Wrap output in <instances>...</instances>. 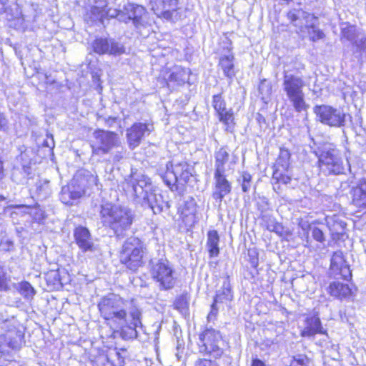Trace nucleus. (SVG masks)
I'll return each mask as SVG.
<instances>
[{"mask_svg":"<svg viewBox=\"0 0 366 366\" xmlns=\"http://www.w3.org/2000/svg\"><path fill=\"white\" fill-rule=\"evenodd\" d=\"M127 302L120 295L110 293L102 297L97 303L100 317L124 340L132 337L141 325L140 310L134 305L125 307Z\"/></svg>","mask_w":366,"mask_h":366,"instance_id":"obj_1","label":"nucleus"},{"mask_svg":"<svg viewBox=\"0 0 366 366\" xmlns=\"http://www.w3.org/2000/svg\"><path fill=\"white\" fill-rule=\"evenodd\" d=\"M99 214L102 227L112 231L117 238L125 237L136 220L132 209L110 202L100 204Z\"/></svg>","mask_w":366,"mask_h":366,"instance_id":"obj_2","label":"nucleus"},{"mask_svg":"<svg viewBox=\"0 0 366 366\" xmlns=\"http://www.w3.org/2000/svg\"><path fill=\"white\" fill-rule=\"evenodd\" d=\"M330 271L334 277L350 282L351 284L344 283L338 280L330 282L327 288L330 296L342 300L355 295L357 287L352 283V274L350 265L340 251L333 252L330 264Z\"/></svg>","mask_w":366,"mask_h":366,"instance_id":"obj_3","label":"nucleus"},{"mask_svg":"<svg viewBox=\"0 0 366 366\" xmlns=\"http://www.w3.org/2000/svg\"><path fill=\"white\" fill-rule=\"evenodd\" d=\"M118 260L122 267L131 273H137L146 263L147 247L139 237L127 239L118 252Z\"/></svg>","mask_w":366,"mask_h":366,"instance_id":"obj_4","label":"nucleus"},{"mask_svg":"<svg viewBox=\"0 0 366 366\" xmlns=\"http://www.w3.org/2000/svg\"><path fill=\"white\" fill-rule=\"evenodd\" d=\"M314 154L317 159L316 167L319 174L328 177L344 173L342 157L337 146L330 144L327 148L317 149Z\"/></svg>","mask_w":366,"mask_h":366,"instance_id":"obj_5","label":"nucleus"},{"mask_svg":"<svg viewBox=\"0 0 366 366\" xmlns=\"http://www.w3.org/2000/svg\"><path fill=\"white\" fill-rule=\"evenodd\" d=\"M192 176V168L189 163L183 161L177 163L167 162L166 169L161 177L171 190L177 191L185 187Z\"/></svg>","mask_w":366,"mask_h":366,"instance_id":"obj_6","label":"nucleus"},{"mask_svg":"<svg viewBox=\"0 0 366 366\" xmlns=\"http://www.w3.org/2000/svg\"><path fill=\"white\" fill-rule=\"evenodd\" d=\"M305 86L302 77L285 74L282 82L283 91L290 102L294 110L300 113L307 112L310 107L307 103L303 88Z\"/></svg>","mask_w":366,"mask_h":366,"instance_id":"obj_7","label":"nucleus"},{"mask_svg":"<svg viewBox=\"0 0 366 366\" xmlns=\"http://www.w3.org/2000/svg\"><path fill=\"white\" fill-rule=\"evenodd\" d=\"M222 342L220 331L206 327L199 332L197 345L201 355L219 359L224 355V349L221 346Z\"/></svg>","mask_w":366,"mask_h":366,"instance_id":"obj_8","label":"nucleus"},{"mask_svg":"<svg viewBox=\"0 0 366 366\" xmlns=\"http://www.w3.org/2000/svg\"><path fill=\"white\" fill-rule=\"evenodd\" d=\"M152 280L157 285L160 290L173 289L177 281L176 272L167 259H159L149 268Z\"/></svg>","mask_w":366,"mask_h":366,"instance_id":"obj_9","label":"nucleus"},{"mask_svg":"<svg viewBox=\"0 0 366 366\" xmlns=\"http://www.w3.org/2000/svg\"><path fill=\"white\" fill-rule=\"evenodd\" d=\"M178 227L184 232H192L199 222L198 205L194 197H189L177 208Z\"/></svg>","mask_w":366,"mask_h":366,"instance_id":"obj_10","label":"nucleus"},{"mask_svg":"<svg viewBox=\"0 0 366 366\" xmlns=\"http://www.w3.org/2000/svg\"><path fill=\"white\" fill-rule=\"evenodd\" d=\"M190 74L189 69L180 66L164 67L160 70L157 81L162 88H169L171 86H181L189 83Z\"/></svg>","mask_w":366,"mask_h":366,"instance_id":"obj_11","label":"nucleus"},{"mask_svg":"<svg viewBox=\"0 0 366 366\" xmlns=\"http://www.w3.org/2000/svg\"><path fill=\"white\" fill-rule=\"evenodd\" d=\"M313 112L323 124L331 127H342L345 125L346 114L340 108L320 104L314 107Z\"/></svg>","mask_w":366,"mask_h":366,"instance_id":"obj_12","label":"nucleus"},{"mask_svg":"<svg viewBox=\"0 0 366 366\" xmlns=\"http://www.w3.org/2000/svg\"><path fill=\"white\" fill-rule=\"evenodd\" d=\"M96 144H91L92 155L107 154L118 147V134L114 131L97 129L93 133Z\"/></svg>","mask_w":366,"mask_h":366,"instance_id":"obj_13","label":"nucleus"},{"mask_svg":"<svg viewBox=\"0 0 366 366\" xmlns=\"http://www.w3.org/2000/svg\"><path fill=\"white\" fill-rule=\"evenodd\" d=\"M147 14L145 6L135 3H127L117 11L116 16L120 21L125 24L132 22L136 28H139L145 26Z\"/></svg>","mask_w":366,"mask_h":366,"instance_id":"obj_14","label":"nucleus"},{"mask_svg":"<svg viewBox=\"0 0 366 366\" xmlns=\"http://www.w3.org/2000/svg\"><path fill=\"white\" fill-rule=\"evenodd\" d=\"M304 325L303 329L300 332L302 337H315L317 335L328 337L327 330L323 327L317 312L307 314L304 319Z\"/></svg>","mask_w":366,"mask_h":366,"instance_id":"obj_15","label":"nucleus"},{"mask_svg":"<svg viewBox=\"0 0 366 366\" xmlns=\"http://www.w3.org/2000/svg\"><path fill=\"white\" fill-rule=\"evenodd\" d=\"M84 194L85 190L78 181L72 179L61 187L59 199L64 204L71 206L75 201L81 198Z\"/></svg>","mask_w":366,"mask_h":366,"instance_id":"obj_16","label":"nucleus"},{"mask_svg":"<svg viewBox=\"0 0 366 366\" xmlns=\"http://www.w3.org/2000/svg\"><path fill=\"white\" fill-rule=\"evenodd\" d=\"M73 236L74 242L82 252L95 250L91 232L86 227L81 225L76 227L73 231Z\"/></svg>","mask_w":366,"mask_h":366,"instance_id":"obj_17","label":"nucleus"},{"mask_svg":"<svg viewBox=\"0 0 366 366\" xmlns=\"http://www.w3.org/2000/svg\"><path fill=\"white\" fill-rule=\"evenodd\" d=\"M148 124L145 122H134L127 129V141L130 149L138 147L142 141L145 133H149Z\"/></svg>","mask_w":366,"mask_h":366,"instance_id":"obj_18","label":"nucleus"},{"mask_svg":"<svg viewBox=\"0 0 366 366\" xmlns=\"http://www.w3.org/2000/svg\"><path fill=\"white\" fill-rule=\"evenodd\" d=\"M351 196L350 204L357 212L366 209V178L360 179L350 190Z\"/></svg>","mask_w":366,"mask_h":366,"instance_id":"obj_19","label":"nucleus"},{"mask_svg":"<svg viewBox=\"0 0 366 366\" xmlns=\"http://www.w3.org/2000/svg\"><path fill=\"white\" fill-rule=\"evenodd\" d=\"M214 190L212 197L221 202L225 196L232 192V183L227 179L224 172H214Z\"/></svg>","mask_w":366,"mask_h":366,"instance_id":"obj_20","label":"nucleus"},{"mask_svg":"<svg viewBox=\"0 0 366 366\" xmlns=\"http://www.w3.org/2000/svg\"><path fill=\"white\" fill-rule=\"evenodd\" d=\"M292 180V174L290 169H272L271 184L273 190L279 193L282 189V185H288Z\"/></svg>","mask_w":366,"mask_h":366,"instance_id":"obj_21","label":"nucleus"},{"mask_svg":"<svg viewBox=\"0 0 366 366\" xmlns=\"http://www.w3.org/2000/svg\"><path fill=\"white\" fill-rule=\"evenodd\" d=\"M162 11L157 14V16L167 21H173L179 16V0H161Z\"/></svg>","mask_w":366,"mask_h":366,"instance_id":"obj_22","label":"nucleus"},{"mask_svg":"<svg viewBox=\"0 0 366 366\" xmlns=\"http://www.w3.org/2000/svg\"><path fill=\"white\" fill-rule=\"evenodd\" d=\"M234 54L232 52L227 55L221 56L219 59L218 66L223 71L225 77L232 79L237 73L234 65Z\"/></svg>","mask_w":366,"mask_h":366,"instance_id":"obj_23","label":"nucleus"},{"mask_svg":"<svg viewBox=\"0 0 366 366\" xmlns=\"http://www.w3.org/2000/svg\"><path fill=\"white\" fill-rule=\"evenodd\" d=\"M4 340L10 348L17 350L24 342V334L21 330L11 329L4 335Z\"/></svg>","mask_w":366,"mask_h":366,"instance_id":"obj_24","label":"nucleus"},{"mask_svg":"<svg viewBox=\"0 0 366 366\" xmlns=\"http://www.w3.org/2000/svg\"><path fill=\"white\" fill-rule=\"evenodd\" d=\"M230 157L229 149L227 146H222L214 152V172H224V166L229 162Z\"/></svg>","mask_w":366,"mask_h":366,"instance_id":"obj_25","label":"nucleus"},{"mask_svg":"<svg viewBox=\"0 0 366 366\" xmlns=\"http://www.w3.org/2000/svg\"><path fill=\"white\" fill-rule=\"evenodd\" d=\"M291 152L285 147H280L278 156L272 164V169H290Z\"/></svg>","mask_w":366,"mask_h":366,"instance_id":"obj_26","label":"nucleus"},{"mask_svg":"<svg viewBox=\"0 0 366 366\" xmlns=\"http://www.w3.org/2000/svg\"><path fill=\"white\" fill-rule=\"evenodd\" d=\"M212 107L214 111V114L217 118L233 109L232 107H227V102L223 96L222 92L214 94L212 96Z\"/></svg>","mask_w":366,"mask_h":366,"instance_id":"obj_27","label":"nucleus"},{"mask_svg":"<svg viewBox=\"0 0 366 366\" xmlns=\"http://www.w3.org/2000/svg\"><path fill=\"white\" fill-rule=\"evenodd\" d=\"M219 236L215 229L209 230L207 232V247L209 257H217L219 254Z\"/></svg>","mask_w":366,"mask_h":366,"instance_id":"obj_28","label":"nucleus"},{"mask_svg":"<svg viewBox=\"0 0 366 366\" xmlns=\"http://www.w3.org/2000/svg\"><path fill=\"white\" fill-rule=\"evenodd\" d=\"M217 119L223 125L225 132H234L235 128L237 127V122L235 119V114L233 109L218 117Z\"/></svg>","mask_w":366,"mask_h":366,"instance_id":"obj_29","label":"nucleus"},{"mask_svg":"<svg viewBox=\"0 0 366 366\" xmlns=\"http://www.w3.org/2000/svg\"><path fill=\"white\" fill-rule=\"evenodd\" d=\"M217 119L223 125L225 132H234L235 128L237 127V122L235 119V114L233 109L218 117Z\"/></svg>","mask_w":366,"mask_h":366,"instance_id":"obj_30","label":"nucleus"},{"mask_svg":"<svg viewBox=\"0 0 366 366\" xmlns=\"http://www.w3.org/2000/svg\"><path fill=\"white\" fill-rule=\"evenodd\" d=\"M310 16V13L305 11L302 9H292L286 14L287 20L294 26H297V21H300L302 18L307 19Z\"/></svg>","mask_w":366,"mask_h":366,"instance_id":"obj_31","label":"nucleus"},{"mask_svg":"<svg viewBox=\"0 0 366 366\" xmlns=\"http://www.w3.org/2000/svg\"><path fill=\"white\" fill-rule=\"evenodd\" d=\"M109 39L103 37H97L92 43V51L99 55H104L108 52Z\"/></svg>","mask_w":366,"mask_h":366,"instance_id":"obj_32","label":"nucleus"},{"mask_svg":"<svg viewBox=\"0 0 366 366\" xmlns=\"http://www.w3.org/2000/svg\"><path fill=\"white\" fill-rule=\"evenodd\" d=\"M233 300V292L229 285L227 287L223 286L222 290L216 293L213 301L216 304L230 302Z\"/></svg>","mask_w":366,"mask_h":366,"instance_id":"obj_33","label":"nucleus"},{"mask_svg":"<svg viewBox=\"0 0 366 366\" xmlns=\"http://www.w3.org/2000/svg\"><path fill=\"white\" fill-rule=\"evenodd\" d=\"M109 9L107 6H92L90 9V14L94 19L103 23L105 19L109 18Z\"/></svg>","mask_w":366,"mask_h":366,"instance_id":"obj_34","label":"nucleus"},{"mask_svg":"<svg viewBox=\"0 0 366 366\" xmlns=\"http://www.w3.org/2000/svg\"><path fill=\"white\" fill-rule=\"evenodd\" d=\"M17 290L19 293L26 300H32L36 295V290L34 287L26 280L19 283Z\"/></svg>","mask_w":366,"mask_h":366,"instance_id":"obj_35","label":"nucleus"},{"mask_svg":"<svg viewBox=\"0 0 366 366\" xmlns=\"http://www.w3.org/2000/svg\"><path fill=\"white\" fill-rule=\"evenodd\" d=\"M189 295L187 292H184L178 295L173 302L174 309L178 310L180 312L187 311L189 305Z\"/></svg>","mask_w":366,"mask_h":366,"instance_id":"obj_36","label":"nucleus"},{"mask_svg":"<svg viewBox=\"0 0 366 366\" xmlns=\"http://www.w3.org/2000/svg\"><path fill=\"white\" fill-rule=\"evenodd\" d=\"M45 280L47 286L51 290H57L63 286L59 274L57 271L51 270L46 274Z\"/></svg>","mask_w":366,"mask_h":366,"instance_id":"obj_37","label":"nucleus"},{"mask_svg":"<svg viewBox=\"0 0 366 366\" xmlns=\"http://www.w3.org/2000/svg\"><path fill=\"white\" fill-rule=\"evenodd\" d=\"M11 289V277L3 266H0V292H7Z\"/></svg>","mask_w":366,"mask_h":366,"instance_id":"obj_38","label":"nucleus"},{"mask_svg":"<svg viewBox=\"0 0 366 366\" xmlns=\"http://www.w3.org/2000/svg\"><path fill=\"white\" fill-rule=\"evenodd\" d=\"M125 53V47L123 44L114 41L109 40V46L107 54L112 56H119Z\"/></svg>","mask_w":366,"mask_h":366,"instance_id":"obj_39","label":"nucleus"},{"mask_svg":"<svg viewBox=\"0 0 366 366\" xmlns=\"http://www.w3.org/2000/svg\"><path fill=\"white\" fill-rule=\"evenodd\" d=\"M307 29H312V32H310V40L312 42L325 39V34L324 31L320 29H317L315 25L310 24L306 26Z\"/></svg>","mask_w":366,"mask_h":366,"instance_id":"obj_40","label":"nucleus"},{"mask_svg":"<svg viewBox=\"0 0 366 366\" xmlns=\"http://www.w3.org/2000/svg\"><path fill=\"white\" fill-rule=\"evenodd\" d=\"M241 187L243 192H247L251 187L252 176L248 172H243L241 174Z\"/></svg>","mask_w":366,"mask_h":366,"instance_id":"obj_41","label":"nucleus"},{"mask_svg":"<svg viewBox=\"0 0 366 366\" xmlns=\"http://www.w3.org/2000/svg\"><path fill=\"white\" fill-rule=\"evenodd\" d=\"M355 34V26L354 25L347 24L341 29V39L351 40Z\"/></svg>","mask_w":366,"mask_h":366,"instance_id":"obj_42","label":"nucleus"},{"mask_svg":"<svg viewBox=\"0 0 366 366\" xmlns=\"http://www.w3.org/2000/svg\"><path fill=\"white\" fill-rule=\"evenodd\" d=\"M258 90L260 94L265 92L270 94L272 91V85L270 82H267L266 79H262L259 81Z\"/></svg>","mask_w":366,"mask_h":366,"instance_id":"obj_43","label":"nucleus"},{"mask_svg":"<svg viewBox=\"0 0 366 366\" xmlns=\"http://www.w3.org/2000/svg\"><path fill=\"white\" fill-rule=\"evenodd\" d=\"M218 315L217 304L212 302L210 306V311L209 312L207 319L208 321L216 320Z\"/></svg>","mask_w":366,"mask_h":366,"instance_id":"obj_44","label":"nucleus"},{"mask_svg":"<svg viewBox=\"0 0 366 366\" xmlns=\"http://www.w3.org/2000/svg\"><path fill=\"white\" fill-rule=\"evenodd\" d=\"M309 359L305 356L303 357H293L290 366H308Z\"/></svg>","mask_w":366,"mask_h":366,"instance_id":"obj_45","label":"nucleus"},{"mask_svg":"<svg viewBox=\"0 0 366 366\" xmlns=\"http://www.w3.org/2000/svg\"><path fill=\"white\" fill-rule=\"evenodd\" d=\"M312 236L315 240L319 242H323L325 241V236L323 232L318 227H315L312 231Z\"/></svg>","mask_w":366,"mask_h":366,"instance_id":"obj_46","label":"nucleus"},{"mask_svg":"<svg viewBox=\"0 0 366 366\" xmlns=\"http://www.w3.org/2000/svg\"><path fill=\"white\" fill-rule=\"evenodd\" d=\"M194 366H219L218 363H217L214 361H212V360L207 359V358H199L198 359Z\"/></svg>","mask_w":366,"mask_h":366,"instance_id":"obj_47","label":"nucleus"},{"mask_svg":"<svg viewBox=\"0 0 366 366\" xmlns=\"http://www.w3.org/2000/svg\"><path fill=\"white\" fill-rule=\"evenodd\" d=\"M251 366H266V364L263 360L259 359L257 356H255L252 358Z\"/></svg>","mask_w":366,"mask_h":366,"instance_id":"obj_48","label":"nucleus"},{"mask_svg":"<svg viewBox=\"0 0 366 366\" xmlns=\"http://www.w3.org/2000/svg\"><path fill=\"white\" fill-rule=\"evenodd\" d=\"M249 262L252 264V265L254 268L257 267L258 264H259L257 253H255L254 256L251 257V258L249 259Z\"/></svg>","mask_w":366,"mask_h":366,"instance_id":"obj_49","label":"nucleus"},{"mask_svg":"<svg viewBox=\"0 0 366 366\" xmlns=\"http://www.w3.org/2000/svg\"><path fill=\"white\" fill-rule=\"evenodd\" d=\"M6 126V119L4 116L0 114V129H4Z\"/></svg>","mask_w":366,"mask_h":366,"instance_id":"obj_50","label":"nucleus"},{"mask_svg":"<svg viewBox=\"0 0 366 366\" xmlns=\"http://www.w3.org/2000/svg\"><path fill=\"white\" fill-rule=\"evenodd\" d=\"M24 207L30 209L32 207V206L26 205V204H12L10 206V208H11V209H21V208H24Z\"/></svg>","mask_w":366,"mask_h":366,"instance_id":"obj_51","label":"nucleus"},{"mask_svg":"<svg viewBox=\"0 0 366 366\" xmlns=\"http://www.w3.org/2000/svg\"><path fill=\"white\" fill-rule=\"evenodd\" d=\"M117 120V117H109L105 119V122L107 124L108 126H111L112 123L115 122Z\"/></svg>","mask_w":366,"mask_h":366,"instance_id":"obj_52","label":"nucleus"},{"mask_svg":"<svg viewBox=\"0 0 366 366\" xmlns=\"http://www.w3.org/2000/svg\"><path fill=\"white\" fill-rule=\"evenodd\" d=\"M5 176L3 161L0 160V180L3 179Z\"/></svg>","mask_w":366,"mask_h":366,"instance_id":"obj_53","label":"nucleus"},{"mask_svg":"<svg viewBox=\"0 0 366 366\" xmlns=\"http://www.w3.org/2000/svg\"><path fill=\"white\" fill-rule=\"evenodd\" d=\"M360 51L364 50L366 48V38L360 40V44L358 46Z\"/></svg>","mask_w":366,"mask_h":366,"instance_id":"obj_54","label":"nucleus"},{"mask_svg":"<svg viewBox=\"0 0 366 366\" xmlns=\"http://www.w3.org/2000/svg\"><path fill=\"white\" fill-rule=\"evenodd\" d=\"M116 355H117V356L119 359V366H124V364H125L124 358L121 356V354H120V352L119 351L117 352Z\"/></svg>","mask_w":366,"mask_h":366,"instance_id":"obj_55","label":"nucleus"},{"mask_svg":"<svg viewBox=\"0 0 366 366\" xmlns=\"http://www.w3.org/2000/svg\"><path fill=\"white\" fill-rule=\"evenodd\" d=\"M92 78H93V80L94 81H100V75L98 74H94L93 76H92Z\"/></svg>","mask_w":366,"mask_h":366,"instance_id":"obj_56","label":"nucleus"},{"mask_svg":"<svg viewBox=\"0 0 366 366\" xmlns=\"http://www.w3.org/2000/svg\"><path fill=\"white\" fill-rule=\"evenodd\" d=\"M6 199L4 195L0 194V202L4 201Z\"/></svg>","mask_w":366,"mask_h":366,"instance_id":"obj_57","label":"nucleus"},{"mask_svg":"<svg viewBox=\"0 0 366 366\" xmlns=\"http://www.w3.org/2000/svg\"><path fill=\"white\" fill-rule=\"evenodd\" d=\"M54 83H55V81H54V80H53V81H49H49H46L45 84L47 85V84H54Z\"/></svg>","mask_w":366,"mask_h":366,"instance_id":"obj_58","label":"nucleus"},{"mask_svg":"<svg viewBox=\"0 0 366 366\" xmlns=\"http://www.w3.org/2000/svg\"><path fill=\"white\" fill-rule=\"evenodd\" d=\"M312 19H317V16H315V15H313V14L312 15Z\"/></svg>","mask_w":366,"mask_h":366,"instance_id":"obj_59","label":"nucleus"},{"mask_svg":"<svg viewBox=\"0 0 366 366\" xmlns=\"http://www.w3.org/2000/svg\"><path fill=\"white\" fill-rule=\"evenodd\" d=\"M153 11L156 13L157 9H155L154 8H152Z\"/></svg>","mask_w":366,"mask_h":366,"instance_id":"obj_60","label":"nucleus"}]
</instances>
